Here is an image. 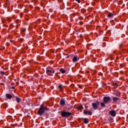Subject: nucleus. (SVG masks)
<instances>
[{"mask_svg": "<svg viewBox=\"0 0 128 128\" xmlns=\"http://www.w3.org/2000/svg\"><path fill=\"white\" fill-rule=\"evenodd\" d=\"M48 110V109L46 108V107L44 106V104H42L40 106V108H39V110L38 112V114H40V116H42V114L44 113L45 110Z\"/></svg>", "mask_w": 128, "mask_h": 128, "instance_id": "f257e3e1", "label": "nucleus"}, {"mask_svg": "<svg viewBox=\"0 0 128 128\" xmlns=\"http://www.w3.org/2000/svg\"><path fill=\"white\" fill-rule=\"evenodd\" d=\"M54 68H52L51 67H48L46 68V72L47 74H48L49 76H52L54 74Z\"/></svg>", "mask_w": 128, "mask_h": 128, "instance_id": "f03ea898", "label": "nucleus"}, {"mask_svg": "<svg viewBox=\"0 0 128 128\" xmlns=\"http://www.w3.org/2000/svg\"><path fill=\"white\" fill-rule=\"evenodd\" d=\"M99 106H100V102L98 101L92 104V109L94 110H98V108Z\"/></svg>", "mask_w": 128, "mask_h": 128, "instance_id": "7ed1b4c3", "label": "nucleus"}, {"mask_svg": "<svg viewBox=\"0 0 128 128\" xmlns=\"http://www.w3.org/2000/svg\"><path fill=\"white\" fill-rule=\"evenodd\" d=\"M61 116L63 118H68V116H72V113L70 112L64 111L62 112Z\"/></svg>", "mask_w": 128, "mask_h": 128, "instance_id": "20e7f679", "label": "nucleus"}, {"mask_svg": "<svg viewBox=\"0 0 128 128\" xmlns=\"http://www.w3.org/2000/svg\"><path fill=\"white\" fill-rule=\"evenodd\" d=\"M111 99L109 96H104L103 98V102L104 104H108L110 102Z\"/></svg>", "mask_w": 128, "mask_h": 128, "instance_id": "39448f33", "label": "nucleus"}, {"mask_svg": "<svg viewBox=\"0 0 128 128\" xmlns=\"http://www.w3.org/2000/svg\"><path fill=\"white\" fill-rule=\"evenodd\" d=\"M109 114H110V116H116V111L114 110H110L109 112Z\"/></svg>", "mask_w": 128, "mask_h": 128, "instance_id": "423d86ee", "label": "nucleus"}, {"mask_svg": "<svg viewBox=\"0 0 128 128\" xmlns=\"http://www.w3.org/2000/svg\"><path fill=\"white\" fill-rule=\"evenodd\" d=\"M84 114H88V116H92V112L88 110V111H86V110H84Z\"/></svg>", "mask_w": 128, "mask_h": 128, "instance_id": "0eeeda50", "label": "nucleus"}, {"mask_svg": "<svg viewBox=\"0 0 128 128\" xmlns=\"http://www.w3.org/2000/svg\"><path fill=\"white\" fill-rule=\"evenodd\" d=\"M80 60V58L78 57V56H74L72 59V61L73 62H78V60Z\"/></svg>", "mask_w": 128, "mask_h": 128, "instance_id": "6e6552de", "label": "nucleus"}, {"mask_svg": "<svg viewBox=\"0 0 128 128\" xmlns=\"http://www.w3.org/2000/svg\"><path fill=\"white\" fill-rule=\"evenodd\" d=\"M6 98L9 100H10V98H12V96H11L10 94H6Z\"/></svg>", "mask_w": 128, "mask_h": 128, "instance_id": "1a4fd4ad", "label": "nucleus"}, {"mask_svg": "<svg viewBox=\"0 0 128 128\" xmlns=\"http://www.w3.org/2000/svg\"><path fill=\"white\" fill-rule=\"evenodd\" d=\"M108 18H114V14H112V12L109 13L108 15Z\"/></svg>", "mask_w": 128, "mask_h": 128, "instance_id": "9d476101", "label": "nucleus"}, {"mask_svg": "<svg viewBox=\"0 0 128 128\" xmlns=\"http://www.w3.org/2000/svg\"><path fill=\"white\" fill-rule=\"evenodd\" d=\"M60 104L61 106H64V104H66V102L64 100H61L60 101Z\"/></svg>", "mask_w": 128, "mask_h": 128, "instance_id": "9b49d317", "label": "nucleus"}, {"mask_svg": "<svg viewBox=\"0 0 128 128\" xmlns=\"http://www.w3.org/2000/svg\"><path fill=\"white\" fill-rule=\"evenodd\" d=\"M120 98H116V97H114L112 98L113 100V102H118V100Z\"/></svg>", "mask_w": 128, "mask_h": 128, "instance_id": "f8f14e48", "label": "nucleus"}, {"mask_svg": "<svg viewBox=\"0 0 128 128\" xmlns=\"http://www.w3.org/2000/svg\"><path fill=\"white\" fill-rule=\"evenodd\" d=\"M84 124H88V119L86 118L84 119Z\"/></svg>", "mask_w": 128, "mask_h": 128, "instance_id": "ddd939ff", "label": "nucleus"}, {"mask_svg": "<svg viewBox=\"0 0 128 128\" xmlns=\"http://www.w3.org/2000/svg\"><path fill=\"white\" fill-rule=\"evenodd\" d=\"M60 72H62V74H66V70H64V68H61L60 70Z\"/></svg>", "mask_w": 128, "mask_h": 128, "instance_id": "4468645a", "label": "nucleus"}, {"mask_svg": "<svg viewBox=\"0 0 128 128\" xmlns=\"http://www.w3.org/2000/svg\"><path fill=\"white\" fill-rule=\"evenodd\" d=\"M58 88L60 89V90L62 92V86L59 85L58 86Z\"/></svg>", "mask_w": 128, "mask_h": 128, "instance_id": "2eb2a0df", "label": "nucleus"}, {"mask_svg": "<svg viewBox=\"0 0 128 128\" xmlns=\"http://www.w3.org/2000/svg\"><path fill=\"white\" fill-rule=\"evenodd\" d=\"M16 100L17 102H20V98L18 97H16Z\"/></svg>", "mask_w": 128, "mask_h": 128, "instance_id": "dca6fc26", "label": "nucleus"}, {"mask_svg": "<svg viewBox=\"0 0 128 128\" xmlns=\"http://www.w3.org/2000/svg\"><path fill=\"white\" fill-rule=\"evenodd\" d=\"M100 104L102 108L106 107V104L104 102H101Z\"/></svg>", "mask_w": 128, "mask_h": 128, "instance_id": "f3484780", "label": "nucleus"}, {"mask_svg": "<svg viewBox=\"0 0 128 128\" xmlns=\"http://www.w3.org/2000/svg\"><path fill=\"white\" fill-rule=\"evenodd\" d=\"M112 86H116V88H118V84L116 82L113 83Z\"/></svg>", "mask_w": 128, "mask_h": 128, "instance_id": "a211bd4d", "label": "nucleus"}, {"mask_svg": "<svg viewBox=\"0 0 128 128\" xmlns=\"http://www.w3.org/2000/svg\"><path fill=\"white\" fill-rule=\"evenodd\" d=\"M82 106H80L78 107V110H82Z\"/></svg>", "mask_w": 128, "mask_h": 128, "instance_id": "6ab92c4d", "label": "nucleus"}, {"mask_svg": "<svg viewBox=\"0 0 128 128\" xmlns=\"http://www.w3.org/2000/svg\"><path fill=\"white\" fill-rule=\"evenodd\" d=\"M7 21L8 22H10V17H8L7 18Z\"/></svg>", "mask_w": 128, "mask_h": 128, "instance_id": "aec40b11", "label": "nucleus"}, {"mask_svg": "<svg viewBox=\"0 0 128 128\" xmlns=\"http://www.w3.org/2000/svg\"><path fill=\"white\" fill-rule=\"evenodd\" d=\"M120 66L121 68H124V64H120Z\"/></svg>", "mask_w": 128, "mask_h": 128, "instance_id": "412c9836", "label": "nucleus"}, {"mask_svg": "<svg viewBox=\"0 0 128 128\" xmlns=\"http://www.w3.org/2000/svg\"><path fill=\"white\" fill-rule=\"evenodd\" d=\"M2 22H3L4 24V22H6V19L4 18L2 19Z\"/></svg>", "mask_w": 128, "mask_h": 128, "instance_id": "4be33fe9", "label": "nucleus"}, {"mask_svg": "<svg viewBox=\"0 0 128 128\" xmlns=\"http://www.w3.org/2000/svg\"><path fill=\"white\" fill-rule=\"evenodd\" d=\"M0 74H4V72L1 71Z\"/></svg>", "mask_w": 128, "mask_h": 128, "instance_id": "5701e85b", "label": "nucleus"}, {"mask_svg": "<svg viewBox=\"0 0 128 128\" xmlns=\"http://www.w3.org/2000/svg\"><path fill=\"white\" fill-rule=\"evenodd\" d=\"M76 2H78V4H80V0H76Z\"/></svg>", "mask_w": 128, "mask_h": 128, "instance_id": "b1692460", "label": "nucleus"}, {"mask_svg": "<svg viewBox=\"0 0 128 128\" xmlns=\"http://www.w3.org/2000/svg\"><path fill=\"white\" fill-rule=\"evenodd\" d=\"M88 106L86 105L85 106V108H88Z\"/></svg>", "mask_w": 128, "mask_h": 128, "instance_id": "393cba45", "label": "nucleus"}, {"mask_svg": "<svg viewBox=\"0 0 128 128\" xmlns=\"http://www.w3.org/2000/svg\"><path fill=\"white\" fill-rule=\"evenodd\" d=\"M12 90H14V86H12Z\"/></svg>", "mask_w": 128, "mask_h": 128, "instance_id": "a878e982", "label": "nucleus"}, {"mask_svg": "<svg viewBox=\"0 0 128 128\" xmlns=\"http://www.w3.org/2000/svg\"><path fill=\"white\" fill-rule=\"evenodd\" d=\"M20 14H21L22 16V14L21 13Z\"/></svg>", "mask_w": 128, "mask_h": 128, "instance_id": "bb28decb", "label": "nucleus"}, {"mask_svg": "<svg viewBox=\"0 0 128 128\" xmlns=\"http://www.w3.org/2000/svg\"><path fill=\"white\" fill-rule=\"evenodd\" d=\"M23 30L24 32V30H25L24 29H23Z\"/></svg>", "mask_w": 128, "mask_h": 128, "instance_id": "cd10ccee", "label": "nucleus"}, {"mask_svg": "<svg viewBox=\"0 0 128 128\" xmlns=\"http://www.w3.org/2000/svg\"><path fill=\"white\" fill-rule=\"evenodd\" d=\"M104 86H106V84H104Z\"/></svg>", "mask_w": 128, "mask_h": 128, "instance_id": "c85d7f7f", "label": "nucleus"}, {"mask_svg": "<svg viewBox=\"0 0 128 128\" xmlns=\"http://www.w3.org/2000/svg\"><path fill=\"white\" fill-rule=\"evenodd\" d=\"M67 58H68V56H67Z\"/></svg>", "mask_w": 128, "mask_h": 128, "instance_id": "c756f323", "label": "nucleus"}]
</instances>
